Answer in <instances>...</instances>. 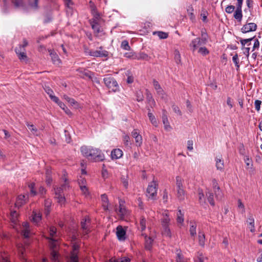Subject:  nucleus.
<instances>
[{
    "label": "nucleus",
    "instance_id": "obj_3",
    "mask_svg": "<svg viewBox=\"0 0 262 262\" xmlns=\"http://www.w3.org/2000/svg\"><path fill=\"white\" fill-rule=\"evenodd\" d=\"M157 193V184L155 181H152L148 184L146 195L149 199L155 200L156 199Z\"/></svg>",
    "mask_w": 262,
    "mask_h": 262
},
{
    "label": "nucleus",
    "instance_id": "obj_26",
    "mask_svg": "<svg viewBox=\"0 0 262 262\" xmlns=\"http://www.w3.org/2000/svg\"><path fill=\"white\" fill-rule=\"evenodd\" d=\"M11 2L15 9L23 8L24 6L23 0H11Z\"/></svg>",
    "mask_w": 262,
    "mask_h": 262
},
{
    "label": "nucleus",
    "instance_id": "obj_54",
    "mask_svg": "<svg viewBox=\"0 0 262 262\" xmlns=\"http://www.w3.org/2000/svg\"><path fill=\"white\" fill-rule=\"evenodd\" d=\"M121 182L124 186V187L127 189L128 188V179L127 178H125V177H121Z\"/></svg>",
    "mask_w": 262,
    "mask_h": 262
},
{
    "label": "nucleus",
    "instance_id": "obj_61",
    "mask_svg": "<svg viewBox=\"0 0 262 262\" xmlns=\"http://www.w3.org/2000/svg\"><path fill=\"white\" fill-rule=\"evenodd\" d=\"M198 194H199V201H200V203H201L202 202H203L204 201V195L203 190L202 189L199 190Z\"/></svg>",
    "mask_w": 262,
    "mask_h": 262
},
{
    "label": "nucleus",
    "instance_id": "obj_46",
    "mask_svg": "<svg viewBox=\"0 0 262 262\" xmlns=\"http://www.w3.org/2000/svg\"><path fill=\"white\" fill-rule=\"evenodd\" d=\"M198 52L203 56L208 55L209 53V50L205 47L200 48Z\"/></svg>",
    "mask_w": 262,
    "mask_h": 262
},
{
    "label": "nucleus",
    "instance_id": "obj_20",
    "mask_svg": "<svg viewBox=\"0 0 262 262\" xmlns=\"http://www.w3.org/2000/svg\"><path fill=\"white\" fill-rule=\"evenodd\" d=\"M216 167L217 169L222 170L224 168V161L222 159V156L216 157L215 158Z\"/></svg>",
    "mask_w": 262,
    "mask_h": 262
},
{
    "label": "nucleus",
    "instance_id": "obj_30",
    "mask_svg": "<svg viewBox=\"0 0 262 262\" xmlns=\"http://www.w3.org/2000/svg\"><path fill=\"white\" fill-rule=\"evenodd\" d=\"M91 26L95 33H99L101 32L100 26L96 20L93 21L91 23Z\"/></svg>",
    "mask_w": 262,
    "mask_h": 262
},
{
    "label": "nucleus",
    "instance_id": "obj_34",
    "mask_svg": "<svg viewBox=\"0 0 262 262\" xmlns=\"http://www.w3.org/2000/svg\"><path fill=\"white\" fill-rule=\"evenodd\" d=\"M125 75L127 77L126 82L128 84L132 83L134 82V78L129 70L125 72Z\"/></svg>",
    "mask_w": 262,
    "mask_h": 262
},
{
    "label": "nucleus",
    "instance_id": "obj_42",
    "mask_svg": "<svg viewBox=\"0 0 262 262\" xmlns=\"http://www.w3.org/2000/svg\"><path fill=\"white\" fill-rule=\"evenodd\" d=\"M121 48L125 50H130V47L129 46V43L127 40H124L122 41L121 44Z\"/></svg>",
    "mask_w": 262,
    "mask_h": 262
},
{
    "label": "nucleus",
    "instance_id": "obj_33",
    "mask_svg": "<svg viewBox=\"0 0 262 262\" xmlns=\"http://www.w3.org/2000/svg\"><path fill=\"white\" fill-rule=\"evenodd\" d=\"M206 196L207 197V200L210 204L211 206H214L215 205V202L213 200V193L210 191H208L206 193Z\"/></svg>",
    "mask_w": 262,
    "mask_h": 262
},
{
    "label": "nucleus",
    "instance_id": "obj_43",
    "mask_svg": "<svg viewBox=\"0 0 262 262\" xmlns=\"http://www.w3.org/2000/svg\"><path fill=\"white\" fill-rule=\"evenodd\" d=\"M208 14L207 11L205 8L202 9L201 16L202 17V20L204 22H207Z\"/></svg>",
    "mask_w": 262,
    "mask_h": 262
},
{
    "label": "nucleus",
    "instance_id": "obj_37",
    "mask_svg": "<svg viewBox=\"0 0 262 262\" xmlns=\"http://www.w3.org/2000/svg\"><path fill=\"white\" fill-rule=\"evenodd\" d=\"M45 19L43 23L45 24L51 22L52 20V13L51 12H46L44 14Z\"/></svg>",
    "mask_w": 262,
    "mask_h": 262
},
{
    "label": "nucleus",
    "instance_id": "obj_17",
    "mask_svg": "<svg viewBox=\"0 0 262 262\" xmlns=\"http://www.w3.org/2000/svg\"><path fill=\"white\" fill-rule=\"evenodd\" d=\"M162 121L164 124V128L167 130H169L171 128L169 125L166 111L164 110L162 115Z\"/></svg>",
    "mask_w": 262,
    "mask_h": 262
},
{
    "label": "nucleus",
    "instance_id": "obj_8",
    "mask_svg": "<svg viewBox=\"0 0 262 262\" xmlns=\"http://www.w3.org/2000/svg\"><path fill=\"white\" fill-rule=\"evenodd\" d=\"M85 52L89 55L96 57H107L108 55V52L106 50H89L88 49H85Z\"/></svg>",
    "mask_w": 262,
    "mask_h": 262
},
{
    "label": "nucleus",
    "instance_id": "obj_53",
    "mask_svg": "<svg viewBox=\"0 0 262 262\" xmlns=\"http://www.w3.org/2000/svg\"><path fill=\"white\" fill-rule=\"evenodd\" d=\"M205 257H204L202 253H198L197 257L195 259V262H204Z\"/></svg>",
    "mask_w": 262,
    "mask_h": 262
},
{
    "label": "nucleus",
    "instance_id": "obj_5",
    "mask_svg": "<svg viewBox=\"0 0 262 262\" xmlns=\"http://www.w3.org/2000/svg\"><path fill=\"white\" fill-rule=\"evenodd\" d=\"M105 85L108 89L112 91L116 92L119 90V86L116 80L111 77H107L103 79Z\"/></svg>",
    "mask_w": 262,
    "mask_h": 262
},
{
    "label": "nucleus",
    "instance_id": "obj_6",
    "mask_svg": "<svg viewBox=\"0 0 262 262\" xmlns=\"http://www.w3.org/2000/svg\"><path fill=\"white\" fill-rule=\"evenodd\" d=\"M251 18L249 17L247 21V23L244 25L241 29V31L243 33H246L254 31L257 29V25L254 23H249Z\"/></svg>",
    "mask_w": 262,
    "mask_h": 262
},
{
    "label": "nucleus",
    "instance_id": "obj_9",
    "mask_svg": "<svg viewBox=\"0 0 262 262\" xmlns=\"http://www.w3.org/2000/svg\"><path fill=\"white\" fill-rule=\"evenodd\" d=\"M90 224L91 219L89 216H85L81 220L80 225L81 228L83 230V233L84 235H86L90 232V230L89 228Z\"/></svg>",
    "mask_w": 262,
    "mask_h": 262
},
{
    "label": "nucleus",
    "instance_id": "obj_62",
    "mask_svg": "<svg viewBox=\"0 0 262 262\" xmlns=\"http://www.w3.org/2000/svg\"><path fill=\"white\" fill-rule=\"evenodd\" d=\"M212 187L214 189V191L217 190V189H220V188L217 182L215 179H213L212 180Z\"/></svg>",
    "mask_w": 262,
    "mask_h": 262
},
{
    "label": "nucleus",
    "instance_id": "obj_13",
    "mask_svg": "<svg viewBox=\"0 0 262 262\" xmlns=\"http://www.w3.org/2000/svg\"><path fill=\"white\" fill-rule=\"evenodd\" d=\"M142 235L144 236L145 237V248L147 250L150 251L152 249L154 239L150 237H147L144 234H142Z\"/></svg>",
    "mask_w": 262,
    "mask_h": 262
},
{
    "label": "nucleus",
    "instance_id": "obj_31",
    "mask_svg": "<svg viewBox=\"0 0 262 262\" xmlns=\"http://www.w3.org/2000/svg\"><path fill=\"white\" fill-rule=\"evenodd\" d=\"M41 219V216L39 213L33 212L32 214V221L34 223L37 224Z\"/></svg>",
    "mask_w": 262,
    "mask_h": 262
},
{
    "label": "nucleus",
    "instance_id": "obj_16",
    "mask_svg": "<svg viewBox=\"0 0 262 262\" xmlns=\"http://www.w3.org/2000/svg\"><path fill=\"white\" fill-rule=\"evenodd\" d=\"M122 155V151L119 148L114 149L111 152V157L112 159H118L121 158Z\"/></svg>",
    "mask_w": 262,
    "mask_h": 262
},
{
    "label": "nucleus",
    "instance_id": "obj_48",
    "mask_svg": "<svg viewBox=\"0 0 262 262\" xmlns=\"http://www.w3.org/2000/svg\"><path fill=\"white\" fill-rule=\"evenodd\" d=\"M26 125L28 128L33 133V134H35L36 133H37V129L33 124H30L29 122H27L26 123Z\"/></svg>",
    "mask_w": 262,
    "mask_h": 262
},
{
    "label": "nucleus",
    "instance_id": "obj_4",
    "mask_svg": "<svg viewBox=\"0 0 262 262\" xmlns=\"http://www.w3.org/2000/svg\"><path fill=\"white\" fill-rule=\"evenodd\" d=\"M177 196L180 201L185 199V191L183 189L181 178L179 176L176 177Z\"/></svg>",
    "mask_w": 262,
    "mask_h": 262
},
{
    "label": "nucleus",
    "instance_id": "obj_60",
    "mask_svg": "<svg viewBox=\"0 0 262 262\" xmlns=\"http://www.w3.org/2000/svg\"><path fill=\"white\" fill-rule=\"evenodd\" d=\"M261 103V101L259 100H256L255 101L254 105L255 109L257 111H259L260 108V105Z\"/></svg>",
    "mask_w": 262,
    "mask_h": 262
},
{
    "label": "nucleus",
    "instance_id": "obj_44",
    "mask_svg": "<svg viewBox=\"0 0 262 262\" xmlns=\"http://www.w3.org/2000/svg\"><path fill=\"white\" fill-rule=\"evenodd\" d=\"M49 232H50V235L51 236L50 238H53L54 236H56V233H57L56 228L53 226L50 227Z\"/></svg>",
    "mask_w": 262,
    "mask_h": 262
},
{
    "label": "nucleus",
    "instance_id": "obj_2",
    "mask_svg": "<svg viewBox=\"0 0 262 262\" xmlns=\"http://www.w3.org/2000/svg\"><path fill=\"white\" fill-rule=\"evenodd\" d=\"M49 239L51 250V259L52 262H59V253L57 251V241L54 238H48Z\"/></svg>",
    "mask_w": 262,
    "mask_h": 262
},
{
    "label": "nucleus",
    "instance_id": "obj_22",
    "mask_svg": "<svg viewBox=\"0 0 262 262\" xmlns=\"http://www.w3.org/2000/svg\"><path fill=\"white\" fill-rule=\"evenodd\" d=\"M190 227L189 229L190 234L191 236L196 235V224L195 222L191 221L190 222Z\"/></svg>",
    "mask_w": 262,
    "mask_h": 262
},
{
    "label": "nucleus",
    "instance_id": "obj_39",
    "mask_svg": "<svg viewBox=\"0 0 262 262\" xmlns=\"http://www.w3.org/2000/svg\"><path fill=\"white\" fill-rule=\"evenodd\" d=\"M51 202L48 200H46L45 202V213L48 215L50 212Z\"/></svg>",
    "mask_w": 262,
    "mask_h": 262
},
{
    "label": "nucleus",
    "instance_id": "obj_18",
    "mask_svg": "<svg viewBox=\"0 0 262 262\" xmlns=\"http://www.w3.org/2000/svg\"><path fill=\"white\" fill-rule=\"evenodd\" d=\"M193 8L192 5H190L187 7V12L189 16V18L192 23L195 22V16L193 13Z\"/></svg>",
    "mask_w": 262,
    "mask_h": 262
},
{
    "label": "nucleus",
    "instance_id": "obj_27",
    "mask_svg": "<svg viewBox=\"0 0 262 262\" xmlns=\"http://www.w3.org/2000/svg\"><path fill=\"white\" fill-rule=\"evenodd\" d=\"M146 99L150 107L152 108L154 106H155V105H156V102L150 94H147Z\"/></svg>",
    "mask_w": 262,
    "mask_h": 262
},
{
    "label": "nucleus",
    "instance_id": "obj_35",
    "mask_svg": "<svg viewBox=\"0 0 262 262\" xmlns=\"http://www.w3.org/2000/svg\"><path fill=\"white\" fill-rule=\"evenodd\" d=\"M202 42L204 43H206L208 39V34L205 29H203L201 30Z\"/></svg>",
    "mask_w": 262,
    "mask_h": 262
},
{
    "label": "nucleus",
    "instance_id": "obj_63",
    "mask_svg": "<svg viewBox=\"0 0 262 262\" xmlns=\"http://www.w3.org/2000/svg\"><path fill=\"white\" fill-rule=\"evenodd\" d=\"M136 97H137V100L138 101L140 102V101H143V96L140 92H137Z\"/></svg>",
    "mask_w": 262,
    "mask_h": 262
},
{
    "label": "nucleus",
    "instance_id": "obj_12",
    "mask_svg": "<svg viewBox=\"0 0 262 262\" xmlns=\"http://www.w3.org/2000/svg\"><path fill=\"white\" fill-rule=\"evenodd\" d=\"M50 55L51 57L53 63L54 64L59 65L61 63V60L57 53L53 50H48Z\"/></svg>",
    "mask_w": 262,
    "mask_h": 262
},
{
    "label": "nucleus",
    "instance_id": "obj_40",
    "mask_svg": "<svg viewBox=\"0 0 262 262\" xmlns=\"http://www.w3.org/2000/svg\"><path fill=\"white\" fill-rule=\"evenodd\" d=\"M153 84L155 89L156 90L158 93H162V92H163V90L162 89V88L161 87L159 82L157 80H154Z\"/></svg>",
    "mask_w": 262,
    "mask_h": 262
},
{
    "label": "nucleus",
    "instance_id": "obj_24",
    "mask_svg": "<svg viewBox=\"0 0 262 262\" xmlns=\"http://www.w3.org/2000/svg\"><path fill=\"white\" fill-rule=\"evenodd\" d=\"M89 6L91 10L92 13L96 17H98L99 14L97 11V8L93 2L90 1L89 2Z\"/></svg>",
    "mask_w": 262,
    "mask_h": 262
},
{
    "label": "nucleus",
    "instance_id": "obj_52",
    "mask_svg": "<svg viewBox=\"0 0 262 262\" xmlns=\"http://www.w3.org/2000/svg\"><path fill=\"white\" fill-rule=\"evenodd\" d=\"M123 203L122 201H119V208L118 210L119 212L122 215H124L125 213V209L123 206Z\"/></svg>",
    "mask_w": 262,
    "mask_h": 262
},
{
    "label": "nucleus",
    "instance_id": "obj_49",
    "mask_svg": "<svg viewBox=\"0 0 262 262\" xmlns=\"http://www.w3.org/2000/svg\"><path fill=\"white\" fill-rule=\"evenodd\" d=\"M140 225L142 231H144L146 228V220L144 217H142L140 221Z\"/></svg>",
    "mask_w": 262,
    "mask_h": 262
},
{
    "label": "nucleus",
    "instance_id": "obj_64",
    "mask_svg": "<svg viewBox=\"0 0 262 262\" xmlns=\"http://www.w3.org/2000/svg\"><path fill=\"white\" fill-rule=\"evenodd\" d=\"M130 259L126 257H123L117 260H115L114 262H129Z\"/></svg>",
    "mask_w": 262,
    "mask_h": 262
},
{
    "label": "nucleus",
    "instance_id": "obj_55",
    "mask_svg": "<svg viewBox=\"0 0 262 262\" xmlns=\"http://www.w3.org/2000/svg\"><path fill=\"white\" fill-rule=\"evenodd\" d=\"M135 139L136 145L137 146H140L142 144V137L141 135H139V136H137V137L135 138Z\"/></svg>",
    "mask_w": 262,
    "mask_h": 262
},
{
    "label": "nucleus",
    "instance_id": "obj_15",
    "mask_svg": "<svg viewBox=\"0 0 262 262\" xmlns=\"http://www.w3.org/2000/svg\"><path fill=\"white\" fill-rule=\"evenodd\" d=\"M27 196L25 195H19L18 196L15 202V206L19 208L26 203Z\"/></svg>",
    "mask_w": 262,
    "mask_h": 262
},
{
    "label": "nucleus",
    "instance_id": "obj_50",
    "mask_svg": "<svg viewBox=\"0 0 262 262\" xmlns=\"http://www.w3.org/2000/svg\"><path fill=\"white\" fill-rule=\"evenodd\" d=\"M248 222L249 224V225L251 226L250 228H251V231L253 232L254 231V220L253 217H249L248 219Z\"/></svg>",
    "mask_w": 262,
    "mask_h": 262
},
{
    "label": "nucleus",
    "instance_id": "obj_29",
    "mask_svg": "<svg viewBox=\"0 0 262 262\" xmlns=\"http://www.w3.org/2000/svg\"><path fill=\"white\" fill-rule=\"evenodd\" d=\"M80 73L81 74V76L84 77L85 76L88 77L89 79H92V76L94 75V73L91 71H88L87 70H83V71H80Z\"/></svg>",
    "mask_w": 262,
    "mask_h": 262
},
{
    "label": "nucleus",
    "instance_id": "obj_58",
    "mask_svg": "<svg viewBox=\"0 0 262 262\" xmlns=\"http://www.w3.org/2000/svg\"><path fill=\"white\" fill-rule=\"evenodd\" d=\"M56 198L57 199V202L59 203L63 204L64 203L65 198L63 194H60L59 195L56 196Z\"/></svg>",
    "mask_w": 262,
    "mask_h": 262
},
{
    "label": "nucleus",
    "instance_id": "obj_11",
    "mask_svg": "<svg viewBox=\"0 0 262 262\" xmlns=\"http://www.w3.org/2000/svg\"><path fill=\"white\" fill-rule=\"evenodd\" d=\"M206 44V43H204L202 42V39L201 38L197 37L191 41L189 46L192 48V51L194 52L197 49L198 46L204 45Z\"/></svg>",
    "mask_w": 262,
    "mask_h": 262
},
{
    "label": "nucleus",
    "instance_id": "obj_14",
    "mask_svg": "<svg viewBox=\"0 0 262 262\" xmlns=\"http://www.w3.org/2000/svg\"><path fill=\"white\" fill-rule=\"evenodd\" d=\"M233 16L234 18L237 19L238 21L242 20L243 17L242 6L236 5V9L234 12Z\"/></svg>",
    "mask_w": 262,
    "mask_h": 262
},
{
    "label": "nucleus",
    "instance_id": "obj_1",
    "mask_svg": "<svg viewBox=\"0 0 262 262\" xmlns=\"http://www.w3.org/2000/svg\"><path fill=\"white\" fill-rule=\"evenodd\" d=\"M80 151L83 156L92 162H101L104 160V155L98 148L82 146Z\"/></svg>",
    "mask_w": 262,
    "mask_h": 262
},
{
    "label": "nucleus",
    "instance_id": "obj_45",
    "mask_svg": "<svg viewBox=\"0 0 262 262\" xmlns=\"http://www.w3.org/2000/svg\"><path fill=\"white\" fill-rule=\"evenodd\" d=\"M52 100L57 103L61 108L64 107L65 104L57 97H52Z\"/></svg>",
    "mask_w": 262,
    "mask_h": 262
},
{
    "label": "nucleus",
    "instance_id": "obj_7",
    "mask_svg": "<svg viewBox=\"0 0 262 262\" xmlns=\"http://www.w3.org/2000/svg\"><path fill=\"white\" fill-rule=\"evenodd\" d=\"M79 249V246L74 244L72 246V251L71 252L70 259L68 262H79L78 253Z\"/></svg>",
    "mask_w": 262,
    "mask_h": 262
},
{
    "label": "nucleus",
    "instance_id": "obj_56",
    "mask_svg": "<svg viewBox=\"0 0 262 262\" xmlns=\"http://www.w3.org/2000/svg\"><path fill=\"white\" fill-rule=\"evenodd\" d=\"M235 7L233 5H229L225 8L226 13L230 14L232 13L235 10Z\"/></svg>",
    "mask_w": 262,
    "mask_h": 262
},
{
    "label": "nucleus",
    "instance_id": "obj_28",
    "mask_svg": "<svg viewBox=\"0 0 262 262\" xmlns=\"http://www.w3.org/2000/svg\"><path fill=\"white\" fill-rule=\"evenodd\" d=\"M198 236L199 245L202 247H204L205 244V235L204 233L202 232H199Z\"/></svg>",
    "mask_w": 262,
    "mask_h": 262
},
{
    "label": "nucleus",
    "instance_id": "obj_41",
    "mask_svg": "<svg viewBox=\"0 0 262 262\" xmlns=\"http://www.w3.org/2000/svg\"><path fill=\"white\" fill-rule=\"evenodd\" d=\"M184 214L181 210H179L177 213V221L179 223H182L184 222Z\"/></svg>",
    "mask_w": 262,
    "mask_h": 262
},
{
    "label": "nucleus",
    "instance_id": "obj_21",
    "mask_svg": "<svg viewBox=\"0 0 262 262\" xmlns=\"http://www.w3.org/2000/svg\"><path fill=\"white\" fill-rule=\"evenodd\" d=\"M39 0H28L29 6L34 10L36 11L39 8Z\"/></svg>",
    "mask_w": 262,
    "mask_h": 262
},
{
    "label": "nucleus",
    "instance_id": "obj_25",
    "mask_svg": "<svg viewBox=\"0 0 262 262\" xmlns=\"http://www.w3.org/2000/svg\"><path fill=\"white\" fill-rule=\"evenodd\" d=\"M176 262H186L184 256L182 254L181 250L180 249H179L176 250Z\"/></svg>",
    "mask_w": 262,
    "mask_h": 262
},
{
    "label": "nucleus",
    "instance_id": "obj_51",
    "mask_svg": "<svg viewBox=\"0 0 262 262\" xmlns=\"http://www.w3.org/2000/svg\"><path fill=\"white\" fill-rule=\"evenodd\" d=\"M214 191V193L215 194V197L216 199L221 200L223 196V194L220 190V189L216 190Z\"/></svg>",
    "mask_w": 262,
    "mask_h": 262
},
{
    "label": "nucleus",
    "instance_id": "obj_36",
    "mask_svg": "<svg viewBox=\"0 0 262 262\" xmlns=\"http://www.w3.org/2000/svg\"><path fill=\"white\" fill-rule=\"evenodd\" d=\"M147 115H148V117L149 118L150 121L152 124V125H154L155 126H157L158 125V123H157V120H156L155 117L152 114V113L148 112Z\"/></svg>",
    "mask_w": 262,
    "mask_h": 262
},
{
    "label": "nucleus",
    "instance_id": "obj_10",
    "mask_svg": "<svg viewBox=\"0 0 262 262\" xmlns=\"http://www.w3.org/2000/svg\"><path fill=\"white\" fill-rule=\"evenodd\" d=\"M116 235L120 241H124L126 239V230L122 226L119 225L116 228Z\"/></svg>",
    "mask_w": 262,
    "mask_h": 262
},
{
    "label": "nucleus",
    "instance_id": "obj_32",
    "mask_svg": "<svg viewBox=\"0 0 262 262\" xmlns=\"http://www.w3.org/2000/svg\"><path fill=\"white\" fill-rule=\"evenodd\" d=\"M163 217L161 219V225L162 226L164 225H169L170 222V219L167 213H165V214H163Z\"/></svg>",
    "mask_w": 262,
    "mask_h": 262
},
{
    "label": "nucleus",
    "instance_id": "obj_23",
    "mask_svg": "<svg viewBox=\"0 0 262 262\" xmlns=\"http://www.w3.org/2000/svg\"><path fill=\"white\" fill-rule=\"evenodd\" d=\"M163 228L162 234L166 237L170 238L171 237V233L169 227V225L162 226Z\"/></svg>",
    "mask_w": 262,
    "mask_h": 262
},
{
    "label": "nucleus",
    "instance_id": "obj_59",
    "mask_svg": "<svg viewBox=\"0 0 262 262\" xmlns=\"http://www.w3.org/2000/svg\"><path fill=\"white\" fill-rule=\"evenodd\" d=\"M244 161L246 163V166L249 167V166H252V160L248 156H246L244 159Z\"/></svg>",
    "mask_w": 262,
    "mask_h": 262
},
{
    "label": "nucleus",
    "instance_id": "obj_38",
    "mask_svg": "<svg viewBox=\"0 0 262 262\" xmlns=\"http://www.w3.org/2000/svg\"><path fill=\"white\" fill-rule=\"evenodd\" d=\"M154 34H157L160 39H166L168 36V34L167 33L162 31L155 32H154Z\"/></svg>",
    "mask_w": 262,
    "mask_h": 262
},
{
    "label": "nucleus",
    "instance_id": "obj_19",
    "mask_svg": "<svg viewBox=\"0 0 262 262\" xmlns=\"http://www.w3.org/2000/svg\"><path fill=\"white\" fill-rule=\"evenodd\" d=\"M15 51L20 60H22L27 59V56L26 54L24 51H22L21 47H19L18 48H16L15 49Z\"/></svg>",
    "mask_w": 262,
    "mask_h": 262
},
{
    "label": "nucleus",
    "instance_id": "obj_57",
    "mask_svg": "<svg viewBox=\"0 0 262 262\" xmlns=\"http://www.w3.org/2000/svg\"><path fill=\"white\" fill-rule=\"evenodd\" d=\"M68 103L74 108H77L79 105L78 102L72 98L70 99L69 101H68Z\"/></svg>",
    "mask_w": 262,
    "mask_h": 262
},
{
    "label": "nucleus",
    "instance_id": "obj_47",
    "mask_svg": "<svg viewBox=\"0 0 262 262\" xmlns=\"http://www.w3.org/2000/svg\"><path fill=\"white\" fill-rule=\"evenodd\" d=\"M232 61L234 63L235 66L236 67V70H238L239 68V60L238 58V55L236 53L234 56L232 57Z\"/></svg>",
    "mask_w": 262,
    "mask_h": 262
}]
</instances>
